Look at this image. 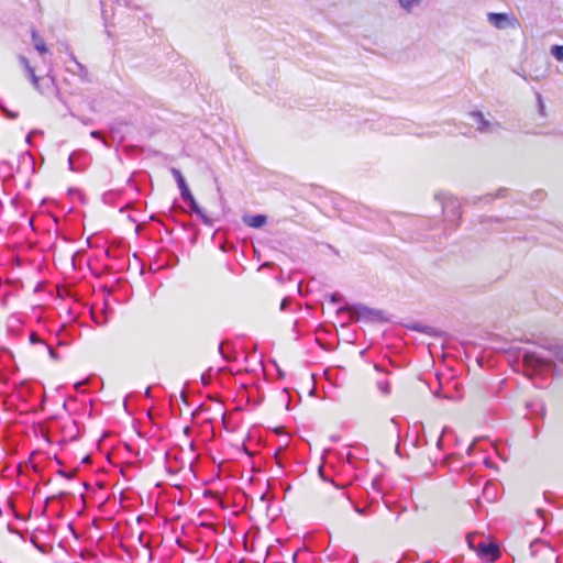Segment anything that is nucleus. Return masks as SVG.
<instances>
[{
  "mask_svg": "<svg viewBox=\"0 0 563 563\" xmlns=\"http://www.w3.org/2000/svg\"><path fill=\"white\" fill-rule=\"evenodd\" d=\"M523 361L527 366L533 368L548 366V362L544 358L533 353L525 354Z\"/></svg>",
  "mask_w": 563,
  "mask_h": 563,
  "instance_id": "obj_5",
  "label": "nucleus"
},
{
  "mask_svg": "<svg viewBox=\"0 0 563 563\" xmlns=\"http://www.w3.org/2000/svg\"><path fill=\"white\" fill-rule=\"evenodd\" d=\"M172 174L174 175V177H175L179 188L181 186L186 185L185 178H184V176L181 175V173L178 169L173 168L172 169Z\"/></svg>",
  "mask_w": 563,
  "mask_h": 563,
  "instance_id": "obj_11",
  "label": "nucleus"
},
{
  "mask_svg": "<svg viewBox=\"0 0 563 563\" xmlns=\"http://www.w3.org/2000/svg\"><path fill=\"white\" fill-rule=\"evenodd\" d=\"M32 41H33V45H34L35 49L40 54H44L47 52V47H46L44 41L41 38V36L35 31L32 32Z\"/></svg>",
  "mask_w": 563,
  "mask_h": 563,
  "instance_id": "obj_7",
  "label": "nucleus"
},
{
  "mask_svg": "<svg viewBox=\"0 0 563 563\" xmlns=\"http://www.w3.org/2000/svg\"><path fill=\"white\" fill-rule=\"evenodd\" d=\"M180 191H181V197L184 198L185 201L191 200V198L194 197L191 195L187 184L180 187Z\"/></svg>",
  "mask_w": 563,
  "mask_h": 563,
  "instance_id": "obj_13",
  "label": "nucleus"
},
{
  "mask_svg": "<svg viewBox=\"0 0 563 563\" xmlns=\"http://www.w3.org/2000/svg\"><path fill=\"white\" fill-rule=\"evenodd\" d=\"M188 205L190 206V208L199 216L201 217L205 221H207V218L206 216L203 214L201 208L198 206L197 201L195 200V198L192 197L191 200H188L187 201Z\"/></svg>",
  "mask_w": 563,
  "mask_h": 563,
  "instance_id": "obj_9",
  "label": "nucleus"
},
{
  "mask_svg": "<svg viewBox=\"0 0 563 563\" xmlns=\"http://www.w3.org/2000/svg\"><path fill=\"white\" fill-rule=\"evenodd\" d=\"M551 54L559 60L563 62V45H553Z\"/></svg>",
  "mask_w": 563,
  "mask_h": 563,
  "instance_id": "obj_10",
  "label": "nucleus"
},
{
  "mask_svg": "<svg viewBox=\"0 0 563 563\" xmlns=\"http://www.w3.org/2000/svg\"><path fill=\"white\" fill-rule=\"evenodd\" d=\"M422 0H398L399 7L407 13H411L412 10L420 5Z\"/></svg>",
  "mask_w": 563,
  "mask_h": 563,
  "instance_id": "obj_8",
  "label": "nucleus"
},
{
  "mask_svg": "<svg viewBox=\"0 0 563 563\" xmlns=\"http://www.w3.org/2000/svg\"><path fill=\"white\" fill-rule=\"evenodd\" d=\"M9 115H10L11 118H15V114H14V113H9Z\"/></svg>",
  "mask_w": 563,
  "mask_h": 563,
  "instance_id": "obj_18",
  "label": "nucleus"
},
{
  "mask_svg": "<svg viewBox=\"0 0 563 563\" xmlns=\"http://www.w3.org/2000/svg\"><path fill=\"white\" fill-rule=\"evenodd\" d=\"M68 163L71 166V157L68 158Z\"/></svg>",
  "mask_w": 563,
  "mask_h": 563,
  "instance_id": "obj_19",
  "label": "nucleus"
},
{
  "mask_svg": "<svg viewBox=\"0 0 563 563\" xmlns=\"http://www.w3.org/2000/svg\"><path fill=\"white\" fill-rule=\"evenodd\" d=\"M21 60H22V63L25 65V67H26V70H27V71L33 70L32 68H30V67H29V65H27V60H26L24 57H22V58H21Z\"/></svg>",
  "mask_w": 563,
  "mask_h": 563,
  "instance_id": "obj_15",
  "label": "nucleus"
},
{
  "mask_svg": "<svg viewBox=\"0 0 563 563\" xmlns=\"http://www.w3.org/2000/svg\"><path fill=\"white\" fill-rule=\"evenodd\" d=\"M29 80L41 91L51 90L54 85V79L49 73H40V75L29 73Z\"/></svg>",
  "mask_w": 563,
  "mask_h": 563,
  "instance_id": "obj_2",
  "label": "nucleus"
},
{
  "mask_svg": "<svg viewBox=\"0 0 563 563\" xmlns=\"http://www.w3.org/2000/svg\"><path fill=\"white\" fill-rule=\"evenodd\" d=\"M243 221L246 225L258 229L266 224L267 218L263 214L245 216L243 217Z\"/></svg>",
  "mask_w": 563,
  "mask_h": 563,
  "instance_id": "obj_6",
  "label": "nucleus"
},
{
  "mask_svg": "<svg viewBox=\"0 0 563 563\" xmlns=\"http://www.w3.org/2000/svg\"><path fill=\"white\" fill-rule=\"evenodd\" d=\"M47 351H48V354L51 357H55V353L54 351L49 347V346H46Z\"/></svg>",
  "mask_w": 563,
  "mask_h": 563,
  "instance_id": "obj_16",
  "label": "nucleus"
},
{
  "mask_svg": "<svg viewBox=\"0 0 563 563\" xmlns=\"http://www.w3.org/2000/svg\"><path fill=\"white\" fill-rule=\"evenodd\" d=\"M30 341H31V343H37V342H40V339L37 338V335L35 333H32L30 335Z\"/></svg>",
  "mask_w": 563,
  "mask_h": 563,
  "instance_id": "obj_14",
  "label": "nucleus"
},
{
  "mask_svg": "<svg viewBox=\"0 0 563 563\" xmlns=\"http://www.w3.org/2000/svg\"><path fill=\"white\" fill-rule=\"evenodd\" d=\"M470 122L478 131H487L490 128V121L478 111L470 113Z\"/></svg>",
  "mask_w": 563,
  "mask_h": 563,
  "instance_id": "obj_4",
  "label": "nucleus"
},
{
  "mask_svg": "<svg viewBox=\"0 0 563 563\" xmlns=\"http://www.w3.org/2000/svg\"><path fill=\"white\" fill-rule=\"evenodd\" d=\"M470 547L482 558L488 561H495L499 558V549L495 543L481 542L476 547L468 539Z\"/></svg>",
  "mask_w": 563,
  "mask_h": 563,
  "instance_id": "obj_1",
  "label": "nucleus"
},
{
  "mask_svg": "<svg viewBox=\"0 0 563 563\" xmlns=\"http://www.w3.org/2000/svg\"><path fill=\"white\" fill-rule=\"evenodd\" d=\"M180 191H181V197L184 198L185 201L191 200V198L194 197L191 195L187 184L180 187Z\"/></svg>",
  "mask_w": 563,
  "mask_h": 563,
  "instance_id": "obj_12",
  "label": "nucleus"
},
{
  "mask_svg": "<svg viewBox=\"0 0 563 563\" xmlns=\"http://www.w3.org/2000/svg\"><path fill=\"white\" fill-rule=\"evenodd\" d=\"M74 62L77 64V66L80 68V70H82L84 67L81 66V64H79L75 58H74Z\"/></svg>",
  "mask_w": 563,
  "mask_h": 563,
  "instance_id": "obj_17",
  "label": "nucleus"
},
{
  "mask_svg": "<svg viewBox=\"0 0 563 563\" xmlns=\"http://www.w3.org/2000/svg\"><path fill=\"white\" fill-rule=\"evenodd\" d=\"M487 19L498 30H505L511 24V19L507 13L489 12Z\"/></svg>",
  "mask_w": 563,
  "mask_h": 563,
  "instance_id": "obj_3",
  "label": "nucleus"
}]
</instances>
